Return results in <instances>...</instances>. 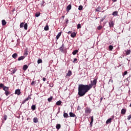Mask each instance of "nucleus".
<instances>
[{
    "label": "nucleus",
    "instance_id": "40",
    "mask_svg": "<svg viewBox=\"0 0 131 131\" xmlns=\"http://www.w3.org/2000/svg\"><path fill=\"white\" fill-rule=\"evenodd\" d=\"M81 26L80 24L77 25V29H81Z\"/></svg>",
    "mask_w": 131,
    "mask_h": 131
},
{
    "label": "nucleus",
    "instance_id": "46",
    "mask_svg": "<svg viewBox=\"0 0 131 131\" xmlns=\"http://www.w3.org/2000/svg\"><path fill=\"white\" fill-rule=\"evenodd\" d=\"M8 117L6 115H4V120H6Z\"/></svg>",
    "mask_w": 131,
    "mask_h": 131
},
{
    "label": "nucleus",
    "instance_id": "18",
    "mask_svg": "<svg viewBox=\"0 0 131 131\" xmlns=\"http://www.w3.org/2000/svg\"><path fill=\"white\" fill-rule=\"evenodd\" d=\"M33 121L34 122V123H37L38 122V119H37L36 117H35L34 118V119H33Z\"/></svg>",
    "mask_w": 131,
    "mask_h": 131
},
{
    "label": "nucleus",
    "instance_id": "5",
    "mask_svg": "<svg viewBox=\"0 0 131 131\" xmlns=\"http://www.w3.org/2000/svg\"><path fill=\"white\" fill-rule=\"evenodd\" d=\"M15 94L18 96L21 94V90L20 89L15 90Z\"/></svg>",
    "mask_w": 131,
    "mask_h": 131
},
{
    "label": "nucleus",
    "instance_id": "54",
    "mask_svg": "<svg viewBox=\"0 0 131 131\" xmlns=\"http://www.w3.org/2000/svg\"><path fill=\"white\" fill-rule=\"evenodd\" d=\"M62 17L63 18H64V15H63V16H62Z\"/></svg>",
    "mask_w": 131,
    "mask_h": 131
},
{
    "label": "nucleus",
    "instance_id": "8",
    "mask_svg": "<svg viewBox=\"0 0 131 131\" xmlns=\"http://www.w3.org/2000/svg\"><path fill=\"white\" fill-rule=\"evenodd\" d=\"M92 111L89 108H86L85 112L86 114H90Z\"/></svg>",
    "mask_w": 131,
    "mask_h": 131
},
{
    "label": "nucleus",
    "instance_id": "16",
    "mask_svg": "<svg viewBox=\"0 0 131 131\" xmlns=\"http://www.w3.org/2000/svg\"><path fill=\"white\" fill-rule=\"evenodd\" d=\"M25 58V56L19 57H18V61L23 60Z\"/></svg>",
    "mask_w": 131,
    "mask_h": 131
},
{
    "label": "nucleus",
    "instance_id": "7",
    "mask_svg": "<svg viewBox=\"0 0 131 131\" xmlns=\"http://www.w3.org/2000/svg\"><path fill=\"white\" fill-rule=\"evenodd\" d=\"M108 25H110V28H113L114 26V23L112 20H111L110 23H108Z\"/></svg>",
    "mask_w": 131,
    "mask_h": 131
},
{
    "label": "nucleus",
    "instance_id": "61",
    "mask_svg": "<svg viewBox=\"0 0 131 131\" xmlns=\"http://www.w3.org/2000/svg\"><path fill=\"white\" fill-rule=\"evenodd\" d=\"M40 131H41V130H40Z\"/></svg>",
    "mask_w": 131,
    "mask_h": 131
},
{
    "label": "nucleus",
    "instance_id": "53",
    "mask_svg": "<svg viewBox=\"0 0 131 131\" xmlns=\"http://www.w3.org/2000/svg\"><path fill=\"white\" fill-rule=\"evenodd\" d=\"M69 21L68 19H66V24H68V22Z\"/></svg>",
    "mask_w": 131,
    "mask_h": 131
},
{
    "label": "nucleus",
    "instance_id": "6",
    "mask_svg": "<svg viewBox=\"0 0 131 131\" xmlns=\"http://www.w3.org/2000/svg\"><path fill=\"white\" fill-rule=\"evenodd\" d=\"M124 52L126 53L125 54V55L126 56H128L129 54H131V50H125Z\"/></svg>",
    "mask_w": 131,
    "mask_h": 131
},
{
    "label": "nucleus",
    "instance_id": "2",
    "mask_svg": "<svg viewBox=\"0 0 131 131\" xmlns=\"http://www.w3.org/2000/svg\"><path fill=\"white\" fill-rule=\"evenodd\" d=\"M96 83H97V80L95 79L93 81H91V84L88 85V86L91 89H92L93 86L95 88Z\"/></svg>",
    "mask_w": 131,
    "mask_h": 131
},
{
    "label": "nucleus",
    "instance_id": "51",
    "mask_svg": "<svg viewBox=\"0 0 131 131\" xmlns=\"http://www.w3.org/2000/svg\"><path fill=\"white\" fill-rule=\"evenodd\" d=\"M49 86H50L51 88H53V84H50L49 85Z\"/></svg>",
    "mask_w": 131,
    "mask_h": 131
},
{
    "label": "nucleus",
    "instance_id": "33",
    "mask_svg": "<svg viewBox=\"0 0 131 131\" xmlns=\"http://www.w3.org/2000/svg\"><path fill=\"white\" fill-rule=\"evenodd\" d=\"M49 30V26L47 25L45 27H44V30L46 31H48Z\"/></svg>",
    "mask_w": 131,
    "mask_h": 131
},
{
    "label": "nucleus",
    "instance_id": "15",
    "mask_svg": "<svg viewBox=\"0 0 131 131\" xmlns=\"http://www.w3.org/2000/svg\"><path fill=\"white\" fill-rule=\"evenodd\" d=\"M59 50L60 52H63V51H64V45L63 44H62V47L59 48Z\"/></svg>",
    "mask_w": 131,
    "mask_h": 131
},
{
    "label": "nucleus",
    "instance_id": "38",
    "mask_svg": "<svg viewBox=\"0 0 131 131\" xmlns=\"http://www.w3.org/2000/svg\"><path fill=\"white\" fill-rule=\"evenodd\" d=\"M40 13L39 12H37L35 13V17H39L40 16Z\"/></svg>",
    "mask_w": 131,
    "mask_h": 131
},
{
    "label": "nucleus",
    "instance_id": "22",
    "mask_svg": "<svg viewBox=\"0 0 131 131\" xmlns=\"http://www.w3.org/2000/svg\"><path fill=\"white\" fill-rule=\"evenodd\" d=\"M11 94V92L10 91H5V95H6V96H8V95Z\"/></svg>",
    "mask_w": 131,
    "mask_h": 131
},
{
    "label": "nucleus",
    "instance_id": "42",
    "mask_svg": "<svg viewBox=\"0 0 131 131\" xmlns=\"http://www.w3.org/2000/svg\"><path fill=\"white\" fill-rule=\"evenodd\" d=\"M127 74H128V73H127V71H125V72L123 73V74H122V76H123V77H124V76H125Z\"/></svg>",
    "mask_w": 131,
    "mask_h": 131
},
{
    "label": "nucleus",
    "instance_id": "44",
    "mask_svg": "<svg viewBox=\"0 0 131 131\" xmlns=\"http://www.w3.org/2000/svg\"><path fill=\"white\" fill-rule=\"evenodd\" d=\"M106 18V16H104L103 18H102L101 19V22H103V20L105 19V18Z\"/></svg>",
    "mask_w": 131,
    "mask_h": 131
},
{
    "label": "nucleus",
    "instance_id": "1",
    "mask_svg": "<svg viewBox=\"0 0 131 131\" xmlns=\"http://www.w3.org/2000/svg\"><path fill=\"white\" fill-rule=\"evenodd\" d=\"M92 89L88 84H80L78 87V95L82 97Z\"/></svg>",
    "mask_w": 131,
    "mask_h": 131
},
{
    "label": "nucleus",
    "instance_id": "24",
    "mask_svg": "<svg viewBox=\"0 0 131 131\" xmlns=\"http://www.w3.org/2000/svg\"><path fill=\"white\" fill-rule=\"evenodd\" d=\"M61 103H62L61 101V100H59V101H58L56 102V105H57V106H59L61 104Z\"/></svg>",
    "mask_w": 131,
    "mask_h": 131
},
{
    "label": "nucleus",
    "instance_id": "3",
    "mask_svg": "<svg viewBox=\"0 0 131 131\" xmlns=\"http://www.w3.org/2000/svg\"><path fill=\"white\" fill-rule=\"evenodd\" d=\"M23 27L24 28V29H25L26 30H27V29H28V24L26 23L25 24L24 23H21L20 24V28H23Z\"/></svg>",
    "mask_w": 131,
    "mask_h": 131
},
{
    "label": "nucleus",
    "instance_id": "4",
    "mask_svg": "<svg viewBox=\"0 0 131 131\" xmlns=\"http://www.w3.org/2000/svg\"><path fill=\"white\" fill-rule=\"evenodd\" d=\"M31 96H28V98H26L23 101V102H21V104H24L26 103V102L28 101L29 100H31Z\"/></svg>",
    "mask_w": 131,
    "mask_h": 131
},
{
    "label": "nucleus",
    "instance_id": "26",
    "mask_svg": "<svg viewBox=\"0 0 131 131\" xmlns=\"http://www.w3.org/2000/svg\"><path fill=\"white\" fill-rule=\"evenodd\" d=\"M2 25L3 26H5L6 25V20H2Z\"/></svg>",
    "mask_w": 131,
    "mask_h": 131
},
{
    "label": "nucleus",
    "instance_id": "47",
    "mask_svg": "<svg viewBox=\"0 0 131 131\" xmlns=\"http://www.w3.org/2000/svg\"><path fill=\"white\" fill-rule=\"evenodd\" d=\"M72 33V31H69L68 32V35L71 34Z\"/></svg>",
    "mask_w": 131,
    "mask_h": 131
},
{
    "label": "nucleus",
    "instance_id": "29",
    "mask_svg": "<svg viewBox=\"0 0 131 131\" xmlns=\"http://www.w3.org/2000/svg\"><path fill=\"white\" fill-rule=\"evenodd\" d=\"M56 127L57 129H59L61 128V125H60L59 124H57Z\"/></svg>",
    "mask_w": 131,
    "mask_h": 131
},
{
    "label": "nucleus",
    "instance_id": "13",
    "mask_svg": "<svg viewBox=\"0 0 131 131\" xmlns=\"http://www.w3.org/2000/svg\"><path fill=\"white\" fill-rule=\"evenodd\" d=\"M69 116H70V117H76L75 114H74L72 112L69 113Z\"/></svg>",
    "mask_w": 131,
    "mask_h": 131
},
{
    "label": "nucleus",
    "instance_id": "11",
    "mask_svg": "<svg viewBox=\"0 0 131 131\" xmlns=\"http://www.w3.org/2000/svg\"><path fill=\"white\" fill-rule=\"evenodd\" d=\"M71 9V4H69L67 8H66V10L67 12H69L70 10Z\"/></svg>",
    "mask_w": 131,
    "mask_h": 131
},
{
    "label": "nucleus",
    "instance_id": "36",
    "mask_svg": "<svg viewBox=\"0 0 131 131\" xmlns=\"http://www.w3.org/2000/svg\"><path fill=\"white\" fill-rule=\"evenodd\" d=\"M28 54V51L27 50L26 51V52L24 53V56H26Z\"/></svg>",
    "mask_w": 131,
    "mask_h": 131
},
{
    "label": "nucleus",
    "instance_id": "52",
    "mask_svg": "<svg viewBox=\"0 0 131 131\" xmlns=\"http://www.w3.org/2000/svg\"><path fill=\"white\" fill-rule=\"evenodd\" d=\"M47 80L46 78H43V81H45Z\"/></svg>",
    "mask_w": 131,
    "mask_h": 131
},
{
    "label": "nucleus",
    "instance_id": "30",
    "mask_svg": "<svg viewBox=\"0 0 131 131\" xmlns=\"http://www.w3.org/2000/svg\"><path fill=\"white\" fill-rule=\"evenodd\" d=\"M112 15L114 16H117L118 15V12L117 11H115L113 13Z\"/></svg>",
    "mask_w": 131,
    "mask_h": 131
},
{
    "label": "nucleus",
    "instance_id": "37",
    "mask_svg": "<svg viewBox=\"0 0 131 131\" xmlns=\"http://www.w3.org/2000/svg\"><path fill=\"white\" fill-rule=\"evenodd\" d=\"M42 63V59H38V60H37V63H38V64H39V63Z\"/></svg>",
    "mask_w": 131,
    "mask_h": 131
},
{
    "label": "nucleus",
    "instance_id": "28",
    "mask_svg": "<svg viewBox=\"0 0 131 131\" xmlns=\"http://www.w3.org/2000/svg\"><path fill=\"white\" fill-rule=\"evenodd\" d=\"M16 71H17V69L16 68H15V69H13L12 73H11V74L12 75L14 74V73H16Z\"/></svg>",
    "mask_w": 131,
    "mask_h": 131
},
{
    "label": "nucleus",
    "instance_id": "48",
    "mask_svg": "<svg viewBox=\"0 0 131 131\" xmlns=\"http://www.w3.org/2000/svg\"><path fill=\"white\" fill-rule=\"evenodd\" d=\"M76 61H77V58H75V59H74L73 62H74V63H76Z\"/></svg>",
    "mask_w": 131,
    "mask_h": 131
},
{
    "label": "nucleus",
    "instance_id": "9",
    "mask_svg": "<svg viewBox=\"0 0 131 131\" xmlns=\"http://www.w3.org/2000/svg\"><path fill=\"white\" fill-rule=\"evenodd\" d=\"M112 118H110V119H108L107 120V121L105 122V123L106 124H108L110 123H112Z\"/></svg>",
    "mask_w": 131,
    "mask_h": 131
},
{
    "label": "nucleus",
    "instance_id": "35",
    "mask_svg": "<svg viewBox=\"0 0 131 131\" xmlns=\"http://www.w3.org/2000/svg\"><path fill=\"white\" fill-rule=\"evenodd\" d=\"M53 100V97L52 96H51L50 98H48V102H51V101Z\"/></svg>",
    "mask_w": 131,
    "mask_h": 131
},
{
    "label": "nucleus",
    "instance_id": "49",
    "mask_svg": "<svg viewBox=\"0 0 131 131\" xmlns=\"http://www.w3.org/2000/svg\"><path fill=\"white\" fill-rule=\"evenodd\" d=\"M34 83H35V81H32V82H31V85H33Z\"/></svg>",
    "mask_w": 131,
    "mask_h": 131
},
{
    "label": "nucleus",
    "instance_id": "59",
    "mask_svg": "<svg viewBox=\"0 0 131 131\" xmlns=\"http://www.w3.org/2000/svg\"><path fill=\"white\" fill-rule=\"evenodd\" d=\"M1 99L0 98V101H1Z\"/></svg>",
    "mask_w": 131,
    "mask_h": 131
},
{
    "label": "nucleus",
    "instance_id": "25",
    "mask_svg": "<svg viewBox=\"0 0 131 131\" xmlns=\"http://www.w3.org/2000/svg\"><path fill=\"white\" fill-rule=\"evenodd\" d=\"M101 8L100 7H98L96 9V12H100Z\"/></svg>",
    "mask_w": 131,
    "mask_h": 131
},
{
    "label": "nucleus",
    "instance_id": "10",
    "mask_svg": "<svg viewBox=\"0 0 131 131\" xmlns=\"http://www.w3.org/2000/svg\"><path fill=\"white\" fill-rule=\"evenodd\" d=\"M93 120H94L93 116H92L91 118V122H90V125L91 127L93 126Z\"/></svg>",
    "mask_w": 131,
    "mask_h": 131
},
{
    "label": "nucleus",
    "instance_id": "20",
    "mask_svg": "<svg viewBox=\"0 0 131 131\" xmlns=\"http://www.w3.org/2000/svg\"><path fill=\"white\" fill-rule=\"evenodd\" d=\"M28 68V66L26 64L23 66V70L26 71V70H27Z\"/></svg>",
    "mask_w": 131,
    "mask_h": 131
},
{
    "label": "nucleus",
    "instance_id": "14",
    "mask_svg": "<svg viewBox=\"0 0 131 131\" xmlns=\"http://www.w3.org/2000/svg\"><path fill=\"white\" fill-rule=\"evenodd\" d=\"M126 110L124 109V108H122L121 110V114L124 115L126 114Z\"/></svg>",
    "mask_w": 131,
    "mask_h": 131
},
{
    "label": "nucleus",
    "instance_id": "39",
    "mask_svg": "<svg viewBox=\"0 0 131 131\" xmlns=\"http://www.w3.org/2000/svg\"><path fill=\"white\" fill-rule=\"evenodd\" d=\"M6 86H5L4 85V84H3V83H1L0 84V88H3H3H5Z\"/></svg>",
    "mask_w": 131,
    "mask_h": 131
},
{
    "label": "nucleus",
    "instance_id": "55",
    "mask_svg": "<svg viewBox=\"0 0 131 131\" xmlns=\"http://www.w3.org/2000/svg\"><path fill=\"white\" fill-rule=\"evenodd\" d=\"M103 100V98H101V102L102 101V100Z\"/></svg>",
    "mask_w": 131,
    "mask_h": 131
},
{
    "label": "nucleus",
    "instance_id": "56",
    "mask_svg": "<svg viewBox=\"0 0 131 131\" xmlns=\"http://www.w3.org/2000/svg\"><path fill=\"white\" fill-rule=\"evenodd\" d=\"M129 107H131V103H130V104L129 105Z\"/></svg>",
    "mask_w": 131,
    "mask_h": 131
},
{
    "label": "nucleus",
    "instance_id": "41",
    "mask_svg": "<svg viewBox=\"0 0 131 131\" xmlns=\"http://www.w3.org/2000/svg\"><path fill=\"white\" fill-rule=\"evenodd\" d=\"M102 28V27L101 26H99V27H97V29L98 30H101Z\"/></svg>",
    "mask_w": 131,
    "mask_h": 131
},
{
    "label": "nucleus",
    "instance_id": "12",
    "mask_svg": "<svg viewBox=\"0 0 131 131\" xmlns=\"http://www.w3.org/2000/svg\"><path fill=\"white\" fill-rule=\"evenodd\" d=\"M76 36V33L75 32H73L71 34V37L72 38H75Z\"/></svg>",
    "mask_w": 131,
    "mask_h": 131
},
{
    "label": "nucleus",
    "instance_id": "17",
    "mask_svg": "<svg viewBox=\"0 0 131 131\" xmlns=\"http://www.w3.org/2000/svg\"><path fill=\"white\" fill-rule=\"evenodd\" d=\"M72 74V73L71 72V71L70 70H69V71H68V72L67 74L66 75V76L68 77H70Z\"/></svg>",
    "mask_w": 131,
    "mask_h": 131
},
{
    "label": "nucleus",
    "instance_id": "21",
    "mask_svg": "<svg viewBox=\"0 0 131 131\" xmlns=\"http://www.w3.org/2000/svg\"><path fill=\"white\" fill-rule=\"evenodd\" d=\"M3 90L4 91H5V92H6V91H9L8 90H9V87H7V86H5V87H4L3 88Z\"/></svg>",
    "mask_w": 131,
    "mask_h": 131
},
{
    "label": "nucleus",
    "instance_id": "50",
    "mask_svg": "<svg viewBox=\"0 0 131 131\" xmlns=\"http://www.w3.org/2000/svg\"><path fill=\"white\" fill-rule=\"evenodd\" d=\"M113 81L112 79H110L109 81H108V82H111V83H113Z\"/></svg>",
    "mask_w": 131,
    "mask_h": 131
},
{
    "label": "nucleus",
    "instance_id": "45",
    "mask_svg": "<svg viewBox=\"0 0 131 131\" xmlns=\"http://www.w3.org/2000/svg\"><path fill=\"white\" fill-rule=\"evenodd\" d=\"M131 119V115H130L129 116L127 117V120H130Z\"/></svg>",
    "mask_w": 131,
    "mask_h": 131
},
{
    "label": "nucleus",
    "instance_id": "60",
    "mask_svg": "<svg viewBox=\"0 0 131 131\" xmlns=\"http://www.w3.org/2000/svg\"><path fill=\"white\" fill-rule=\"evenodd\" d=\"M113 1H116V0H113Z\"/></svg>",
    "mask_w": 131,
    "mask_h": 131
},
{
    "label": "nucleus",
    "instance_id": "32",
    "mask_svg": "<svg viewBox=\"0 0 131 131\" xmlns=\"http://www.w3.org/2000/svg\"><path fill=\"white\" fill-rule=\"evenodd\" d=\"M78 52V50H74L72 54L73 55H75L76 54H77V53Z\"/></svg>",
    "mask_w": 131,
    "mask_h": 131
},
{
    "label": "nucleus",
    "instance_id": "43",
    "mask_svg": "<svg viewBox=\"0 0 131 131\" xmlns=\"http://www.w3.org/2000/svg\"><path fill=\"white\" fill-rule=\"evenodd\" d=\"M83 8V7L82 6H79L78 10H82Z\"/></svg>",
    "mask_w": 131,
    "mask_h": 131
},
{
    "label": "nucleus",
    "instance_id": "34",
    "mask_svg": "<svg viewBox=\"0 0 131 131\" xmlns=\"http://www.w3.org/2000/svg\"><path fill=\"white\" fill-rule=\"evenodd\" d=\"M31 109L34 111L36 110V106L35 105H32L31 106Z\"/></svg>",
    "mask_w": 131,
    "mask_h": 131
},
{
    "label": "nucleus",
    "instance_id": "58",
    "mask_svg": "<svg viewBox=\"0 0 131 131\" xmlns=\"http://www.w3.org/2000/svg\"><path fill=\"white\" fill-rule=\"evenodd\" d=\"M116 2V1H114V2Z\"/></svg>",
    "mask_w": 131,
    "mask_h": 131
},
{
    "label": "nucleus",
    "instance_id": "31",
    "mask_svg": "<svg viewBox=\"0 0 131 131\" xmlns=\"http://www.w3.org/2000/svg\"><path fill=\"white\" fill-rule=\"evenodd\" d=\"M17 57V54L14 53V54H12V58H16Z\"/></svg>",
    "mask_w": 131,
    "mask_h": 131
},
{
    "label": "nucleus",
    "instance_id": "27",
    "mask_svg": "<svg viewBox=\"0 0 131 131\" xmlns=\"http://www.w3.org/2000/svg\"><path fill=\"white\" fill-rule=\"evenodd\" d=\"M113 49V47L112 45H110L108 46V50H110V51H112Z\"/></svg>",
    "mask_w": 131,
    "mask_h": 131
},
{
    "label": "nucleus",
    "instance_id": "57",
    "mask_svg": "<svg viewBox=\"0 0 131 131\" xmlns=\"http://www.w3.org/2000/svg\"><path fill=\"white\" fill-rule=\"evenodd\" d=\"M47 83H49V82H47Z\"/></svg>",
    "mask_w": 131,
    "mask_h": 131
},
{
    "label": "nucleus",
    "instance_id": "19",
    "mask_svg": "<svg viewBox=\"0 0 131 131\" xmlns=\"http://www.w3.org/2000/svg\"><path fill=\"white\" fill-rule=\"evenodd\" d=\"M62 33L61 32H59V33H58L57 35L56 36V39L58 40L60 36H61Z\"/></svg>",
    "mask_w": 131,
    "mask_h": 131
},
{
    "label": "nucleus",
    "instance_id": "23",
    "mask_svg": "<svg viewBox=\"0 0 131 131\" xmlns=\"http://www.w3.org/2000/svg\"><path fill=\"white\" fill-rule=\"evenodd\" d=\"M63 116L64 117V118H68L69 117L68 114L66 113H63Z\"/></svg>",
    "mask_w": 131,
    "mask_h": 131
}]
</instances>
